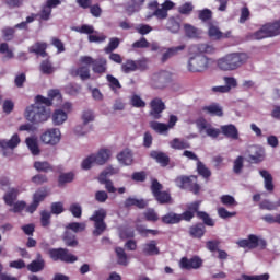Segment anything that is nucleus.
I'll return each instance as SVG.
<instances>
[{
	"mask_svg": "<svg viewBox=\"0 0 280 280\" xmlns=\"http://www.w3.org/2000/svg\"><path fill=\"white\" fill-rule=\"evenodd\" d=\"M62 102V94L60 90H50L48 92V97L43 95H37L35 97V104L26 107L25 119L31 121V124H44L49 119V113L45 106H52L54 101Z\"/></svg>",
	"mask_w": 280,
	"mask_h": 280,
	"instance_id": "1",
	"label": "nucleus"
},
{
	"mask_svg": "<svg viewBox=\"0 0 280 280\" xmlns=\"http://www.w3.org/2000/svg\"><path fill=\"white\" fill-rule=\"evenodd\" d=\"M248 62V54L230 52L217 60L220 71H235Z\"/></svg>",
	"mask_w": 280,
	"mask_h": 280,
	"instance_id": "2",
	"label": "nucleus"
},
{
	"mask_svg": "<svg viewBox=\"0 0 280 280\" xmlns=\"http://www.w3.org/2000/svg\"><path fill=\"white\" fill-rule=\"evenodd\" d=\"M213 65H215V59L196 52L189 56L186 69L189 73H205V71H209Z\"/></svg>",
	"mask_w": 280,
	"mask_h": 280,
	"instance_id": "3",
	"label": "nucleus"
},
{
	"mask_svg": "<svg viewBox=\"0 0 280 280\" xmlns=\"http://www.w3.org/2000/svg\"><path fill=\"white\" fill-rule=\"evenodd\" d=\"M195 215L202 220V222L206 224V226H215V221L211 219L209 213L205 211H200V201L191 202L187 206V210L184 211L182 214H178L179 222H191L194 220Z\"/></svg>",
	"mask_w": 280,
	"mask_h": 280,
	"instance_id": "4",
	"label": "nucleus"
},
{
	"mask_svg": "<svg viewBox=\"0 0 280 280\" xmlns=\"http://www.w3.org/2000/svg\"><path fill=\"white\" fill-rule=\"evenodd\" d=\"M151 192L158 205H172V195L163 190V184H160L159 179H152Z\"/></svg>",
	"mask_w": 280,
	"mask_h": 280,
	"instance_id": "5",
	"label": "nucleus"
},
{
	"mask_svg": "<svg viewBox=\"0 0 280 280\" xmlns=\"http://www.w3.org/2000/svg\"><path fill=\"white\" fill-rule=\"evenodd\" d=\"M175 183L177 187L180 189H189L191 194L198 195L200 194V184H198V176L197 175H190V176H178L175 179Z\"/></svg>",
	"mask_w": 280,
	"mask_h": 280,
	"instance_id": "6",
	"label": "nucleus"
},
{
	"mask_svg": "<svg viewBox=\"0 0 280 280\" xmlns=\"http://www.w3.org/2000/svg\"><path fill=\"white\" fill-rule=\"evenodd\" d=\"M106 209L101 208L98 210H95L93 215L90 217V221L94 222V230H93V235L95 237H100V235H102V233H104V231H106Z\"/></svg>",
	"mask_w": 280,
	"mask_h": 280,
	"instance_id": "7",
	"label": "nucleus"
},
{
	"mask_svg": "<svg viewBox=\"0 0 280 280\" xmlns=\"http://www.w3.org/2000/svg\"><path fill=\"white\" fill-rule=\"evenodd\" d=\"M48 255L52 261H63L65 264H75V261H78V256L62 247L49 249Z\"/></svg>",
	"mask_w": 280,
	"mask_h": 280,
	"instance_id": "8",
	"label": "nucleus"
},
{
	"mask_svg": "<svg viewBox=\"0 0 280 280\" xmlns=\"http://www.w3.org/2000/svg\"><path fill=\"white\" fill-rule=\"evenodd\" d=\"M80 62L88 66L92 65V71L94 73H98L100 75H102V73H106L108 65L105 58L93 59L91 56H82L80 58Z\"/></svg>",
	"mask_w": 280,
	"mask_h": 280,
	"instance_id": "9",
	"label": "nucleus"
},
{
	"mask_svg": "<svg viewBox=\"0 0 280 280\" xmlns=\"http://www.w3.org/2000/svg\"><path fill=\"white\" fill-rule=\"evenodd\" d=\"M238 246L241 248H260L261 250H266V246H268V243L264 238H259L255 234H249L247 238L238 241Z\"/></svg>",
	"mask_w": 280,
	"mask_h": 280,
	"instance_id": "10",
	"label": "nucleus"
},
{
	"mask_svg": "<svg viewBox=\"0 0 280 280\" xmlns=\"http://www.w3.org/2000/svg\"><path fill=\"white\" fill-rule=\"evenodd\" d=\"M172 82V73L166 70L155 72L151 79L152 89H165Z\"/></svg>",
	"mask_w": 280,
	"mask_h": 280,
	"instance_id": "11",
	"label": "nucleus"
},
{
	"mask_svg": "<svg viewBox=\"0 0 280 280\" xmlns=\"http://www.w3.org/2000/svg\"><path fill=\"white\" fill-rule=\"evenodd\" d=\"M60 130L52 128L46 130L40 136V141L45 143V145H58L60 143Z\"/></svg>",
	"mask_w": 280,
	"mask_h": 280,
	"instance_id": "12",
	"label": "nucleus"
},
{
	"mask_svg": "<svg viewBox=\"0 0 280 280\" xmlns=\"http://www.w3.org/2000/svg\"><path fill=\"white\" fill-rule=\"evenodd\" d=\"M197 128L199 132L207 133L208 137H211L212 139H218L221 133V129L214 128L211 126V124L207 122V119H199L197 120Z\"/></svg>",
	"mask_w": 280,
	"mask_h": 280,
	"instance_id": "13",
	"label": "nucleus"
},
{
	"mask_svg": "<svg viewBox=\"0 0 280 280\" xmlns=\"http://www.w3.org/2000/svg\"><path fill=\"white\" fill-rule=\"evenodd\" d=\"M174 2H172L171 0H166L164 1V3H162V8L156 9L148 16V19H152L155 16L158 21H165V19H167L168 16L167 12H170V10H174Z\"/></svg>",
	"mask_w": 280,
	"mask_h": 280,
	"instance_id": "14",
	"label": "nucleus"
},
{
	"mask_svg": "<svg viewBox=\"0 0 280 280\" xmlns=\"http://www.w3.org/2000/svg\"><path fill=\"white\" fill-rule=\"evenodd\" d=\"M179 266L183 270H198V268H202V258L199 256H194L190 259L183 257L179 261Z\"/></svg>",
	"mask_w": 280,
	"mask_h": 280,
	"instance_id": "15",
	"label": "nucleus"
},
{
	"mask_svg": "<svg viewBox=\"0 0 280 280\" xmlns=\"http://www.w3.org/2000/svg\"><path fill=\"white\" fill-rule=\"evenodd\" d=\"M149 115L153 117V119H161L163 110H165V103L163 100L155 97L150 102Z\"/></svg>",
	"mask_w": 280,
	"mask_h": 280,
	"instance_id": "16",
	"label": "nucleus"
},
{
	"mask_svg": "<svg viewBox=\"0 0 280 280\" xmlns=\"http://www.w3.org/2000/svg\"><path fill=\"white\" fill-rule=\"evenodd\" d=\"M206 233L207 224H205V222L195 223L188 230V234L192 240H202Z\"/></svg>",
	"mask_w": 280,
	"mask_h": 280,
	"instance_id": "17",
	"label": "nucleus"
},
{
	"mask_svg": "<svg viewBox=\"0 0 280 280\" xmlns=\"http://www.w3.org/2000/svg\"><path fill=\"white\" fill-rule=\"evenodd\" d=\"M208 36L212 40H222L224 38H231V31L223 33L222 31H220V27L210 24L208 28Z\"/></svg>",
	"mask_w": 280,
	"mask_h": 280,
	"instance_id": "18",
	"label": "nucleus"
},
{
	"mask_svg": "<svg viewBox=\"0 0 280 280\" xmlns=\"http://www.w3.org/2000/svg\"><path fill=\"white\" fill-rule=\"evenodd\" d=\"M110 156H113V151L110 149H100L96 154H94L95 164L96 165H106L108 163Z\"/></svg>",
	"mask_w": 280,
	"mask_h": 280,
	"instance_id": "19",
	"label": "nucleus"
},
{
	"mask_svg": "<svg viewBox=\"0 0 280 280\" xmlns=\"http://www.w3.org/2000/svg\"><path fill=\"white\" fill-rule=\"evenodd\" d=\"M221 132L226 139H233L234 141L240 139V131L233 124L221 126Z\"/></svg>",
	"mask_w": 280,
	"mask_h": 280,
	"instance_id": "20",
	"label": "nucleus"
},
{
	"mask_svg": "<svg viewBox=\"0 0 280 280\" xmlns=\"http://www.w3.org/2000/svg\"><path fill=\"white\" fill-rule=\"evenodd\" d=\"M26 268L30 272H42V270H45V259H43V255L37 253L36 259L30 262Z\"/></svg>",
	"mask_w": 280,
	"mask_h": 280,
	"instance_id": "21",
	"label": "nucleus"
},
{
	"mask_svg": "<svg viewBox=\"0 0 280 280\" xmlns=\"http://www.w3.org/2000/svg\"><path fill=\"white\" fill-rule=\"evenodd\" d=\"M150 158L154 159L161 167H167L170 165V155L163 151H151L150 152Z\"/></svg>",
	"mask_w": 280,
	"mask_h": 280,
	"instance_id": "22",
	"label": "nucleus"
},
{
	"mask_svg": "<svg viewBox=\"0 0 280 280\" xmlns=\"http://www.w3.org/2000/svg\"><path fill=\"white\" fill-rule=\"evenodd\" d=\"M148 0H128L126 3V12L129 15L135 14L136 12H141L143 5H145Z\"/></svg>",
	"mask_w": 280,
	"mask_h": 280,
	"instance_id": "23",
	"label": "nucleus"
},
{
	"mask_svg": "<svg viewBox=\"0 0 280 280\" xmlns=\"http://www.w3.org/2000/svg\"><path fill=\"white\" fill-rule=\"evenodd\" d=\"M70 75L72 78H80L81 80H90L91 79V69L88 66H81L79 68H74L70 71Z\"/></svg>",
	"mask_w": 280,
	"mask_h": 280,
	"instance_id": "24",
	"label": "nucleus"
},
{
	"mask_svg": "<svg viewBox=\"0 0 280 280\" xmlns=\"http://www.w3.org/2000/svg\"><path fill=\"white\" fill-rule=\"evenodd\" d=\"M30 54H35L36 56H42V58H47V43L36 42L31 47H28Z\"/></svg>",
	"mask_w": 280,
	"mask_h": 280,
	"instance_id": "25",
	"label": "nucleus"
},
{
	"mask_svg": "<svg viewBox=\"0 0 280 280\" xmlns=\"http://www.w3.org/2000/svg\"><path fill=\"white\" fill-rule=\"evenodd\" d=\"M142 253L147 257H154V255H161V250L159 249V246H156L155 240H152L149 243L143 244Z\"/></svg>",
	"mask_w": 280,
	"mask_h": 280,
	"instance_id": "26",
	"label": "nucleus"
},
{
	"mask_svg": "<svg viewBox=\"0 0 280 280\" xmlns=\"http://www.w3.org/2000/svg\"><path fill=\"white\" fill-rule=\"evenodd\" d=\"M21 143V137L19 133H14L10 140H0V148L2 150H14V148H19Z\"/></svg>",
	"mask_w": 280,
	"mask_h": 280,
	"instance_id": "27",
	"label": "nucleus"
},
{
	"mask_svg": "<svg viewBox=\"0 0 280 280\" xmlns=\"http://www.w3.org/2000/svg\"><path fill=\"white\" fill-rule=\"evenodd\" d=\"M254 154H249L250 163H261L266 159V151L261 147H254Z\"/></svg>",
	"mask_w": 280,
	"mask_h": 280,
	"instance_id": "28",
	"label": "nucleus"
},
{
	"mask_svg": "<svg viewBox=\"0 0 280 280\" xmlns=\"http://www.w3.org/2000/svg\"><path fill=\"white\" fill-rule=\"evenodd\" d=\"M185 45H179L175 47L167 48V50L162 55L161 62H167L170 58H174V56H178L179 51H184Z\"/></svg>",
	"mask_w": 280,
	"mask_h": 280,
	"instance_id": "29",
	"label": "nucleus"
},
{
	"mask_svg": "<svg viewBox=\"0 0 280 280\" xmlns=\"http://www.w3.org/2000/svg\"><path fill=\"white\" fill-rule=\"evenodd\" d=\"M124 206L126 209H130V207H137L138 209H145L148 207V203L143 199H137L135 197H128Z\"/></svg>",
	"mask_w": 280,
	"mask_h": 280,
	"instance_id": "30",
	"label": "nucleus"
},
{
	"mask_svg": "<svg viewBox=\"0 0 280 280\" xmlns=\"http://www.w3.org/2000/svg\"><path fill=\"white\" fill-rule=\"evenodd\" d=\"M259 174L265 180V189L267 191H269L270 194H272L275 191V184L272 183V175L266 170L260 171Z\"/></svg>",
	"mask_w": 280,
	"mask_h": 280,
	"instance_id": "31",
	"label": "nucleus"
},
{
	"mask_svg": "<svg viewBox=\"0 0 280 280\" xmlns=\"http://www.w3.org/2000/svg\"><path fill=\"white\" fill-rule=\"evenodd\" d=\"M68 118H69V116L62 109H56L52 113V124L55 126H62V124L66 122Z\"/></svg>",
	"mask_w": 280,
	"mask_h": 280,
	"instance_id": "32",
	"label": "nucleus"
},
{
	"mask_svg": "<svg viewBox=\"0 0 280 280\" xmlns=\"http://www.w3.org/2000/svg\"><path fill=\"white\" fill-rule=\"evenodd\" d=\"M170 145L173 150H188L191 148V144L187 140L180 138H174L170 142Z\"/></svg>",
	"mask_w": 280,
	"mask_h": 280,
	"instance_id": "33",
	"label": "nucleus"
},
{
	"mask_svg": "<svg viewBox=\"0 0 280 280\" xmlns=\"http://www.w3.org/2000/svg\"><path fill=\"white\" fill-rule=\"evenodd\" d=\"M62 241L65 242L66 246L70 248H75L79 244L78 237L70 231H66L62 236Z\"/></svg>",
	"mask_w": 280,
	"mask_h": 280,
	"instance_id": "34",
	"label": "nucleus"
},
{
	"mask_svg": "<svg viewBox=\"0 0 280 280\" xmlns=\"http://www.w3.org/2000/svg\"><path fill=\"white\" fill-rule=\"evenodd\" d=\"M38 14L32 13L31 15L26 16V20L18 23L14 25V30H24V32H30V23H34Z\"/></svg>",
	"mask_w": 280,
	"mask_h": 280,
	"instance_id": "35",
	"label": "nucleus"
},
{
	"mask_svg": "<svg viewBox=\"0 0 280 280\" xmlns=\"http://www.w3.org/2000/svg\"><path fill=\"white\" fill-rule=\"evenodd\" d=\"M16 198H19V188H10L3 196V200L8 207H12Z\"/></svg>",
	"mask_w": 280,
	"mask_h": 280,
	"instance_id": "36",
	"label": "nucleus"
},
{
	"mask_svg": "<svg viewBox=\"0 0 280 280\" xmlns=\"http://www.w3.org/2000/svg\"><path fill=\"white\" fill-rule=\"evenodd\" d=\"M117 160L122 163V165H132V151L126 149L118 153Z\"/></svg>",
	"mask_w": 280,
	"mask_h": 280,
	"instance_id": "37",
	"label": "nucleus"
},
{
	"mask_svg": "<svg viewBox=\"0 0 280 280\" xmlns=\"http://www.w3.org/2000/svg\"><path fill=\"white\" fill-rule=\"evenodd\" d=\"M25 143L33 156L40 154V148L38 147V140H36V138H26Z\"/></svg>",
	"mask_w": 280,
	"mask_h": 280,
	"instance_id": "38",
	"label": "nucleus"
},
{
	"mask_svg": "<svg viewBox=\"0 0 280 280\" xmlns=\"http://www.w3.org/2000/svg\"><path fill=\"white\" fill-rule=\"evenodd\" d=\"M161 220L163 224H180V217L175 212L164 214Z\"/></svg>",
	"mask_w": 280,
	"mask_h": 280,
	"instance_id": "39",
	"label": "nucleus"
},
{
	"mask_svg": "<svg viewBox=\"0 0 280 280\" xmlns=\"http://www.w3.org/2000/svg\"><path fill=\"white\" fill-rule=\"evenodd\" d=\"M265 28L267 30V34H269V38L272 36H279L280 34V20L273 23L265 24Z\"/></svg>",
	"mask_w": 280,
	"mask_h": 280,
	"instance_id": "40",
	"label": "nucleus"
},
{
	"mask_svg": "<svg viewBox=\"0 0 280 280\" xmlns=\"http://www.w3.org/2000/svg\"><path fill=\"white\" fill-rule=\"evenodd\" d=\"M75 174L73 172L61 173L58 177V187H65L68 183H73Z\"/></svg>",
	"mask_w": 280,
	"mask_h": 280,
	"instance_id": "41",
	"label": "nucleus"
},
{
	"mask_svg": "<svg viewBox=\"0 0 280 280\" xmlns=\"http://www.w3.org/2000/svg\"><path fill=\"white\" fill-rule=\"evenodd\" d=\"M115 253L117 256V264H119V266H128V254H126V249L116 247Z\"/></svg>",
	"mask_w": 280,
	"mask_h": 280,
	"instance_id": "42",
	"label": "nucleus"
},
{
	"mask_svg": "<svg viewBox=\"0 0 280 280\" xmlns=\"http://www.w3.org/2000/svg\"><path fill=\"white\" fill-rule=\"evenodd\" d=\"M197 174L202 176L205 180H209V178H211V170H209V167H207V165L201 161L197 162Z\"/></svg>",
	"mask_w": 280,
	"mask_h": 280,
	"instance_id": "43",
	"label": "nucleus"
},
{
	"mask_svg": "<svg viewBox=\"0 0 280 280\" xmlns=\"http://www.w3.org/2000/svg\"><path fill=\"white\" fill-rule=\"evenodd\" d=\"M203 110L206 113H209V115H214L215 117H222L224 115V112L222 110V107L218 104H211L203 107Z\"/></svg>",
	"mask_w": 280,
	"mask_h": 280,
	"instance_id": "44",
	"label": "nucleus"
},
{
	"mask_svg": "<svg viewBox=\"0 0 280 280\" xmlns=\"http://www.w3.org/2000/svg\"><path fill=\"white\" fill-rule=\"evenodd\" d=\"M197 51V54H200L201 56H205V54L211 56L215 54V48L211 44H198Z\"/></svg>",
	"mask_w": 280,
	"mask_h": 280,
	"instance_id": "45",
	"label": "nucleus"
},
{
	"mask_svg": "<svg viewBox=\"0 0 280 280\" xmlns=\"http://www.w3.org/2000/svg\"><path fill=\"white\" fill-rule=\"evenodd\" d=\"M39 69L42 71V73H44V75H51V73H54V71H56V68H54V66L51 65V61H49V59L43 60Z\"/></svg>",
	"mask_w": 280,
	"mask_h": 280,
	"instance_id": "46",
	"label": "nucleus"
},
{
	"mask_svg": "<svg viewBox=\"0 0 280 280\" xmlns=\"http://www.w3.org/2000/svg\"><path fill=\"white\" fill-rule=\"evenodd\" d=\"M166 27L173 34H178L180 32V22L176 18H170L166 23Z\"/></svg>",
	"mask_w": 280,
	"mask_h": 280,
	"instance_id": "47",
	"label": "nucleus"
},
{
	"mask_svg": "<svg viewBox=\"0 0 280 280\" xmlns=\"http://www.w3.org/2000/svg\"><path fill=\"white\" fill-rule=\"evenodd\" d=\"M47 196H49V190L47 188H39L34 192L33 200L40 205Z\"/></svg>",
	"mask_w": 280,
	"mask_h": 280,
	"instance_id": "48",
	"label": "nucleus"
},
{
	"mask_svg": "<svg viewBox=\"0 0 280 280\" xmlns=\"http://www.w3.org/2000/svg\"><path fill=\"white\" fill-rule=\"evenodd\" d=\"M121 71L122 73H133V71H137V62L131 59H127L126 62L121 65Z\"/></svg>",
	"mask_w": 280,
	"mask_h": 280,
	"instance_id": "49",
	"label": "nucleus"
},
{
	"mask_svg": "<svg viewBox=\"0 0 280 280\" xmlns=\"http://www.w3.org/2000/svg\"><path fill=\"white\" fill-rule=\"evenodd\" d=\"M264 38H270L268 31L265 25H262L258 31L253 33L252 39L253 40H264Z\"/></svg>",
	"mask_w": 280,
	"mask_h": 280,
	"instance_id": "50",
	"label": "nucleus"
},
{
	"mask_svg": "<svg viewBox=\"0 0 280 280\" xmlns=\"http://www.w3.org/2000/svg\"><path fill=\"white\" fill-rule=\"evenodd\" d=\"M121 42L119 40L118 37H112L109 39L108 45L104 48L105 54H113L115 51V49H117L119 47V44Z\"/></svg>",
	"mask_w": 280,
	"mask_h": 280,
	"instance_id": "51",
	"label": "nucleus"
},
{
	"mask_svg": "<svg viewBox=\"0 0 280 280\" xmlns=\"http://www.w3.org/2000/svg\"><path fill=\"white\" fill-rule=\"evenodd\" d=\"M34 167L35 170H37V172H54V166H51V164H49V162H35L34 163Z\"/></svg>",
	"mask_w": 280,
	"mask_h": 280,
	"instance_id": "52",
	"label": "nucleus"
},
{
	"mask_svg": "<svg viewBox=\"0 0 280 280\" xmlns=\"http://www.w3.org/2000/svg\"><path fill=\"white\" fill-rule=\"evenodd\" d=\"M66 229L73 231V233H82V231H86V223L71 222Z\"/></svg>",
	"mask_w": 280,
	"mask_h": 280,
	"instance_id": "53",
	"label": "nucleus"
},
{
	"mask_svg": "<svg viewBox=\"0 0 280 280\" xmlns=\"http://www.w3.org/2000/svg\"><path fill=\"white\" fill-rule=\"evenodd\" d=\"M136 231L142 236L148 237V235H159V230L145 229L143 225L136 226Z\"/></svg>",
	"mask_w": 280,
	"mask_h": 280,
	"instance_id": "54",
	"label": "nucleus"
},
{
	"mask_svg": "<svg viewBox=\"0 0 280 280\" xmlns=\"http://www.w3.org/2000/svg\"><path fill=\"white\" fill-rule=\"evenodd\" d=\"M74 32H79V34H88L91 36L92 34H95V28L93 25L83 24L81 26L74 27Z\"/></svg>",
	"mask_w": 280,
	"mask_h": 280,
	"instance_id": "55",
	"label": "nucleus"
},
{
	"mask_svg": "<svg viewBox=\"0 0 280 280\" xmlns=\"http://www.w3.org/2000/svg\"><path fill=\"white\" fill-rule=\"evenodd\" d=\"M130 104L133 108H145V101L141 96L133 94L130 98Z\"/></svg>",
	"mask_w": 280,
	"mask_h": 280,
	"instance_id": "56",
	"label": "nucleus"
},
{
	"mask_svg": "<svg viewBox=\"0 0 280 280\" xmlns=\"http://www.w3.org/2000/svg\"><path fill=\"white\" fill-rule=\"evenodd\" d=\"M150 128L154 130L155 132H159L160 135H163V132H167V125L159 121H151Z\"/></svg>",
	"mask_w": 280,
	"mask_h": 280,
	"instance_id": "57",
	"label": "nucleus"
},
{
	"mask_svg": "<svg viewBox=\"0 0 280 280\" xmlns=\"http://www.w3.org/2000/svg\"><path fill=\"white\" fill-rule=\"evenodd\" d=\"M184 30L188 38H198L199 36L198 28H196L195 26L190 24H185Z\"/></svg>",
	"mask_w": 280,
	"mask_h": 280,
	"instance_id": "58",
	"label": "nucleus"
},
{
	"mask_svg": "<svg viewBox=\"0 0 280 280\" xmlns=\"http://www.w3.org/2000/svg\"><path fill=\"white\" fill-rule=\"evenodd\" d=\"M31 183L36 186L45 185V183H49V177L45 174H37L31 178Z\"/></svg>",
	"mask_w": 280,
	"mask_h": 280,
	"instance_id": "59",
	"label": "nucleus"
},
{
	"mask_svg": "<svg viewBox=\"0 0 280 280\" xmlns=\"http://www.w3.org/2000/svg\"><path fill=\"white\" fill-rule=\"evenodd\" d=\"M243 170H244V156L238 155L234 160L233 172L234 174H240Z\"/></svg>",
	"mask_w": 280,
	"mask_h": 280,
	"instance_id": "60",
	"label": "nucleus"
},
{
	"mask_svg": "<svg viewBox=\"0 0 280 280\" xmlns=\"http://www.w3.org/2000/svg\"><path fill=\"white\" fill-rule=\"evenodd\" d=\"M220 200L225 207H237V201H235V197L231 195H223L221 196Z\"/></svg>",
	"mask_w": 280,
	"mask_h": 280,
	"instance_id": "61",
	"label": "nucleus"
},
{
	"mask_svg": "<svg viewBox=\"0 0 280 280\" xmlns=\"http://www.w3.org/2000/svg\"><path fill=\"white\" fill-rule=\"evenodd\" d=\"M119 174L118 167L107 166L98 176V178H108V176H115Z\"/></svg>",
	"mask_w": 280,
	"mask_h": 280,
	"instance_id": "62",
	"label": "nucleus"
},
{
	"mask_svg": "<svg viewBox=\"0 0 280 280\" xmlns=\"http://www.w3.org/2000/svg\"><path fill=\"white\" fill-rule=\"evenodd\" d=\"M14 34H16V30L14 27H4L2 30V37L4 40H14Z\"/></svg>",
	"mask_w": 280,
	"mask_h": 280,
	"instance_id": "63",
	"label": "nucleus"
},
{
	"mask_svg": "<svg viewBox=\"0 0 280 280\" xmlns=\"http://www.w3.org/2000/svg\"><path fill=\"white\" fill-rule=\"evenodd\" d=\"M242 279H244V280H269L270 275L269 273H262V275H258V276L242 275Z\"/></svg>",
	"mask_w": 280,
	"mask_h": 280,
	"instance_id": "64",
	"label": "nucleus"
}]
</instances>
